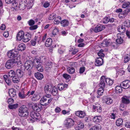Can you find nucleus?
Segmentation results:
<instances>
[{
  "label": "nucleus",
  "mask_w": 130,
  "mask_h": 130,
  "mask_svg": "<svg viewBox=\"0 0 130 130\" xmlns=\"http://www.w3.org/2000/svg\"><path fill=\"white\" fill-rule=\"evenodd\" d=\"M103 23L105 24L109 22V20L108 17H105L102 20Z\"/></svg>",
  "instance_id": "5fc2aeb1"
},
{
  "label": "nucleus",
  "mask_w": 130,
  "mask_h": 130,
  "mask_svg": "<svg viewBox=\"0 0 130 130\" xmlns=\"http://www.w3.org/2000/svg\"><path fill=\"white\" fill-rule=\"evenodd\" d=\"M130 4V3L129 2H127L123 3L122 5V8H128L129 5Z\"/></svg>",
  "instance_id": "c03bdc74"
},
{
  "label": "nucleus",
  "mask_w": 130,
  "mask_h": 130,
  "mask_svg": "<svg viewBox=\"0 0 130 130\" xmlns=\"http://www.w3.org/2000/svg\"><path fill=\"white\" fill-rule=\"evenodd\" d=\"M122 101L123 103L127 104L130 102L129 98L126 96H124L122 98Z\"/></svg>",
  "instance_id": "412c9836"
},
{
  "label": "nucleus",
  "mask_w": 130,
  "mask_h": 130,
  "mask_svg": "<svg viewBox=\"0 0 130 130\" xmlns=\"http://www.w3.org/2000/svg\"><path fill=\"white\" fill-rule=\"evenodd\" d=\"M50 5V3L47 2H45L43 5V7L45 8L48 7Z\"/></svg>",
  "instance_id": "680f3d73"
},
{
  "label": "nucleus",
  "mask_w": 130,
  "mask_h": 130,
  "mask_svg": "<svg viewBox=\"0 0 130 130\" xmlns=\"http://www.w3.org/2000/svg\"><path fill=\"white\" fill-rule=\"evenodd\" d=\"M37 28V25H35L30 27L29 28V29L31 30H32L36 29Z\"/></svg>",
  "instance_id": "e2e57ef3"
},
{
  "label": "nucleus",
  "mask_w": 130,
  "mask_h": 130,
  "mask_svg": "<svg viewBox=\"0 0 130 130\" xmlns=\"http://www.w3.org/2000/svg\"><path fill=\"white\" fill-rule=\"evenodd\" d=\"M115 90L117 93L121 92L122 91V89L121 87L120 86H116L115 88Z\"/></svg>",
  "instance_id": "09e8293b"
},
{
  "label": "nucleus",
  "mask_w": 130,
  "mask_h": 130,
  "mask_svg": "<svg viewBox=\"0 0 130 130\" xmlns=\"http://www.w3.org/2000/svg\"><path fill=\"white\" fill-rule=\"evenodd\" d=\"M56 17V14L52 13L48 17V19L49 20H53Z\"/></svg>",
  "instance_id": "8fccbe9b"
},
{
  "label": "nucleus",
  "mask_w": 130,
  "mask_h": 130,
  "mask_svg": "<svg viewBox=\"0 0 130 130\" xmlns=\"http://www.w3.org/2000/svg\"><path fill=\"white\" fill-rule=\"evenodd\" d=\"M14 100L12 98L9 99L8 100V102L9 105H11L12 103H13Z\"/></svg>",
  "instance_id": "bf43d9fd"
},
{
  "label": "nucleus",
  "mask_w": 130,
  "mask_h": 130,
  "mask_svg": "<svg viewBox=\"0 0 130 130\" xmlns=\"http://www.w3.org/2000/svg\"><path fill=\"white\" fill-rule=\"evenodd\" d=\"M104 89L103 88H99L97 91L98 94L100 95H101L103 94Z\"/></svg>",
  "instance_id": "49530a36"
},
{
  "label": "nucleus",
  "mask_w": 130,
  "mask_h": 130,
  "mask_svg": "<svg viewBox=\"0 0 130 130\" xmlns=\"http://www.w3.org/2000/svg\"><path fill=\"white\" fill-rule=\"evenodd\" d=\"M52 43V39L51 38L47 39L45 43V45L47 47H48L51 45Z\"/></svg>",
  "instance_id": "473e14b6"
},
{
  "label": "nucleus",
  "mask_w": 130,
  "mask_h": 130,
  "mask_svg": "<svg viewBox=\"0 0 130 130\" xmlns=\"http://www.w3.org/2000/svg\"><path fill=\"white\" fill-rule=\"evenodd\" d=\"M121 34H117V36L118 38L116 40L117 42L119 44H120L122 43L123 42V40L121 37Z\"/></svg>",
  "instance_id": "c85d7f7f"
},
{
  "label": "nucleus",
  "mask_w": 130,
  "mask_h": 130,
  "mask_svg": "<svg viewBox=\"0 0 130 130\" xmlns=\"http://www.w3.org/2000/svg\"><path fill=\"white\" fill-rule=\"evenodd\" d=\"M123 120L121 118H119L117 120L116 122L117 125L119 126L122 125Z\"/></svg>",
  "instance_id": "58836bf2"
},
{
  "label": "nucleus",
  "mask_w": 130,
  "mask_h": 130,
  "mask_svg": "<svg viewBox=\"0 0 130 130\" xmlns=\"http://www.w3.org/2000/svg\"><path fill=\"white\" fill-rule=\"evenodd\" d=\"M31 60H28L25 63L24 65L23 64L21 65V68H22V69L24 70L26 69L29 71L31 69L33 66Z\"/></svg>",
  "instance_id": "39448f33"
},
{
  "label": "nucleus",
  "mask_w": 130,
  "mask_h": 130,
  "mask_svg": "<svg viewBox=\"0 0 130 130\" xmlns=\"http://www.w3.org/2000/svg\"><path fill=\"white\" fill-rule=\"evenodd\" d=\"M85 70V67H81L79 69V73L82 74L83 73Z\"/></svg>",
  "instance_id": "69168bd1"
},
{
  "label": "nucleus",
  "mask_w": 130,
  "mask_h": 130,
  "mask_svg": "<svg viewBox=\"0 0 130 130\" xmlns=\"http://www.w3.org/2000/svg\"><path fill=\"white\" fill-rule=\"evenodd\" d=\"M50 92L54 95H56L58 93L57 89L56 88L54 87L51 89Z\"/></svg>",
  "instance_id": "e433bc0d"
},
{
  "label": "nucleus",
  "mask_w": 130,
  "mask_h": 130,
  "mask_svg": "<svg viewBox=\"0 0 130 130\" xmlns=\"http://www.w3.org/2000/svg\"><path fill=\"white\" fill-rule=\"evenodd\" d=\"M67 71L69 73L72 74L74 73L75 71V69L73 67H70L68 68Z\"/></svg>",
  "instance_id": "a19ab883"
},
{
  "label": "nucleus",
  "mask_w": 130,
  "mask_h": 130,
  "mask_svg": "<svg viewBox=\"0 0 130 130\" xmlns=\"http://www.w3.org/2000/svg\"><path fill=\"white\" fill-rule=\"evenodd\" d=\"M24 34V32L23 31L21 30L19 31L17 36V40L19 41H21L22 39Z\"/></svg>",
  "instance_id": "2eb2a0df"
},
{
  "label": "nucleus",
  "mask_w": 130,
  "mask_h": 130,
  "mask_svg": "<svg viewBox=\"0 0 130 130\" xmlns=\"http://www.w3.org/2000/svg\"><path fill=\"white\" fill-rule=\"evenodd\" d=\"M102 117L101 116H95L93 118V121L94 122L97 123L101 121Z\"/></svg>",
  "instance_id": "4be33fe9"
},
{
  "label": "nucleus",
  "mask_w": 130,
  "mask_h": 130,
  "mask_svg": "<svg viewBox=\"0 0 130 130\" xmlns=\"http://www.w3.org/2000/svg\"><path fill=\"white\" fill-rule=\"evenodd\" d=\"M28 23L30 26H31L35 24V22L34 20L31 19L28 22Z\"/></svg>",
  "instance_id": "4d7b16f0"
},
{
  "label": "nucleus",
  "mask_w": 130,
  "mask_h": 130,
  "mask_svg": "<svg viewBox=\"0 0 130 130\" xmlns=\"http://www.w3.org/2000/svg\"><path fill=\"white\" fill-rule=\"evenodd\" d=\"M130 11V5H129L127 9H126L123 13L124 15L127 14Z\"/></svg>",
  "instance_id": "3c124183"
},
{
  "label": "nucleus",
  "mask_w": 130,
  "mask_h": 130,
  "mask_svg": "<svg viewBox=\"0 0 130 130\" xmlns=\"http://www.w3.org/2000/svg\"><path fill=\"white\" fill-rule=\"evenodd\" d=\"M93 109L95 110V111L99 113L101 112L102 111V109L101 106L99 104L96 105H93Z\"/></svg>",
  "instance_id": "aec40b11"
},
{
  "label": "nucleus",
  "mask_w": 130,
  "mask_h": 130,
  "mask_svg": "<svg viewBox=\"0 0 130 130\" xmlns=\"http://www.w3.org/2000/svg\"><path fill=\"white\" fill-rule=\"evenodd\" d=\"M11 4V6L15 10H16L18 9V7H17L18 5V4L17 2L14 0L12 3H10Z\"/></svg>",
  "instance_id": "72a5a7b5"
},
{
  "label": "nucleus",
  "mask_w": 130,
  "mask_h": 130,
  "mask_svg": "<svg viewBox=\"0 0 130 130\" xmlns=\"http://www.w3.org/2000/svg\"><path fill=\"white\" fill-rule=\"evenodd\" d=\"M4 78L5 80V81L7 84L9 85H10L11 84V79H10L9 77L6 75H4Z\"/></svg>",
  "instance_id": "bb28decb"
},
{
  "label": "nucleus",
  "mask_w": 130,
  "mask_h": 130,
  "mask_svg": "<svg viewBox=\"0 0 130 130\" xmlns=\"http://www.w3.org/2000/svg\"><path fill=\"white\" fill-rule=\"evenodd\" d=\"M104 101L105 103L107 104L110 105L112 103L113 100L111 98L109 97H106L104 99Z\"/></svg>",
  "instance_id": "a878e982"
},
{
  "label": "nucleus",
  "mask_w": 130,
  "mask_h": 130,
  "mask_svg": "<svg viewBox=\"0 0 130 130\" xmlns=\"http://www.w3.org/2000/svg\"><path fill=\"white\" fill-rule=\"evenodd\" d=\"M118 74L120 76L122 75L124 73V71L122 70H120L119 71H118Z\"/></svg>",
  "instance_id": "0e129e2a"
},
{
  "label": "nucleus",
  "mask_w": 130,
  "mask_h": 130,
  "mask_svg": "<svg viewBox=\"0 0 130 130\" xmlns=\"http://www.w3.org/2000/svg\"><path fill=\"white\" fill-rule=\"evenodd\" d=\"M105 79L106 78L104 76H102L101 77L99 84V87L104 88L105 86Z\"/></svg>",
  "instance_id": "f8f14e48"
},
{
  "label": "nucleus",
  "mask_w": 130,
  "mask_h": 130,
  "mask_svg": "<svg viewBox=\"0 0 130 130\" xmlns=\"http://www.w3.org/2000/svg\"><path fill=\"white\" fill-rule=\"evenodd\" d=\"M103 50H101L99 51V52L98 53V55L100 57H103L104 56V55L102 52H103Z\"/></svg>",
  "instance_id": "864d4df0"
},
{
  "label": "nucleus",
  "mask_w": 130,
  "mask_h": 130,
  "mask_svg": "<svg viewBox=\"0 0 130 130\" xmlns=\"http://www.w3.org/2000/svg\"><path fill=\"white\" fill-rule=\"evenodd\" d=\"M15 73L13 70H10L8 73L7 76L10 78L13 77L15 76Z\"/></svg>",
  "instance_id": "2f4dec72"
},
{
  "label": "nucleus",
  "mask_w": 130,
  "mask_h": 130,
  "mask_svg": "<svg viewBox=\"0 0 130 130\" xmlns=\"http://www.w3.org/2000/svg\"><path fill=\"white\" fill-rule=\"evenodd\" d=\"M103 63V59L101 57H99L95 59V64L97 66H100L102 65Z\"/></svg>",
  "instance_id": "ddd939ff"
},
{
  "label": "nucleus",
  "mask_w": 130,
  "mask_h": 130,
  "mask_svg": "<svg viewBox=\"0 0 130 130\" xmlns=\"http://www.w3.org/2000/svg\"><path fill=\"white\" fill-rule=\"evenodd\" d=\"M67 84L61 83L59 84L57 86L58 89L60 90H62L65 88H66L68 87Z\"/></svg>",
  "instance_id": "393cba45"
},
{
  "label": "nucleus",
  "mask_w": 130,
  "mask_h": 130,
  "mask_svg": "<svg viewBox=\"0 0 130 130\" xmlns=\"http://www.w3.org/2000/svg\"><path fill=\"white\" fill-rule=\"evenodd\" d=\"M11 129L12 130H23L20 128L16 127L14 126H13L11 128Z\"/></svg>",
  "instance_id": "774afa93"
},
{
  "label": "nucleus",
  "mask_w": 130,
  "mask_h": 130,
  "mask_svg": "<svg viewBox=\"0 0 130 130\" xmlns=\"http://www.w3.org/2000/svg\"><path fill=\"white\" fill-rule=\"evenodd\" d=\"M42 105L40 104L34 103L32 106V109L34 111L37 112L40 111L42 109Z\"/></svg>",
  "instance_id": "1a4fd4ad"
},
{
  "label": "nucleus",
  "mask_w": 130,
  "mask_h": 130,
  "mask_svg": "<svg viewBox=\"0 0 130 130\" xmlns=\"http://www.w3.org/2000/svg\"><path fill=\"white\" fill-rule=\"evenodd\" d=\"M18 105L17 104H15L13 105H8V108L10 109H15L18 107Z\"/></svg>",
  "instance_id": "79ce46f5"
},
{
  "label": "nucleus",
  "mask_w": 130,
  "mask_h": 130,
  "mask_svg": "<svg viewBox=\"0 0 130 130\" xmlns=\"http://www.w3.org/2000/svg\"><path fill=\"white\" fill-rule=\"evenodd\" d=\"M95 97L93 95L91 96L90 98L89 99V102L90 103H92L94 101Z\"/></svg>",
  "instance_id": "13d9d810"
},
{
  "label": "nucleus",
  "mask_w": 130,
  "mask_h": 130,
  "mask_svg": "<svg viewBox=\"0 0 130 130\" xmlns=\"http://www.w3.org/2000/svg\"><path fill=\"white\" fill-rule=\"evenodd\" d=\"M70 65L71 66V67L74 68V67H77V64L76 62L71 63Z\"/></svg>",
  "instance_id": "052dcab7"
},
{
  "label": "nucleus",
  "mask_w": 130,
  "mask_h": 130,
  "mask_svg": "<svg viewBox=\"0 0 130 130\" xmlns=\"http://www.w3.org/2000/svg\"><path fill=\"white\" fill-rule=\"evenodd\" d=\"M51 86L48 85H45L44 87V90L45 93H49L50 92L51 90Z\"/></svg>",
  "instance_id": "b1692460"
},
{
  "label": "nucleus",
  "mask_w": 130,
  "mask_h": 130,
  "mask_svg": "<svg viewBox=\"0 0 130 130\" xmlns=\"http://www.w3.org/2000/svg\"><path fill=\"white\" fill-rule=\"evenodd\" d=\"M105 82L109 86L111 85L113 83V81L110 78H106Z\"/></svg>",
  "instance_id": "ea45409f"
},
{
  "label": "nucleus",
  "mask_w": 130,
  "mask_h": 130,
  "mask_svg": "<svg viewBox=\"0 0 130 130\" xmlns=\"http://www.w3.org/2000/svg\"><path fill=\"white\" fill-rule=\"evenodd\" d=\"M31 39V35L29 34H24L22 39L23 41L24 42H27Z\"/></svg>",
  "instance_id": "a211bd4d"
},
{
  "label": "nucleus",
  "mask_w": 130,
  "mask_h": 130,
  "mask_svg": "<svg viewBox=\"0 0 130 130\" xmlns=\"http://www.w3.org/2000/svg\"><path fill=\"white\" fill-rule=\"evenodd\" d=\"M74 120L71 118H67L64 121V125L65 127L68 128L71 127L74 125Z\"/></svg>",
  "instance_id": "0eeeda50"
},
{
  "label": "nucleus",
  "mask_w": 130,
  "mask_h": 130,
  "mask_svg": "<svg viewBox=\"0 0 130 130\" xmlns=\"http://www.w3.org/2000/svg\"><path fill=\"white\" fill-rule=\"evenodd\" d=\"M7 55L9 58H14L18 56H19L20 55L19 54V52L18 51L15 50H12L8 52Z\"/></svg>",
  "instance_id": "423d86ee"
},
{
  "label": "nucleus",
  "mask_w": 130,
  "mask_h": 130,
  "mask_svg": "<svg viewBox=\"0 0 130 130\" xmlns=\"http://www.w3.org/2000/svg\"><path fill=\"white\" fill-rule=\"evenodd\" d=\"M17 62L15 59H10L7 61L5 64V66L7 68L10 69L13 67L14 63H16Z\"/></svg>",
  "instance_id": "6e6552de"
},
{
  "label": "nucleus",
  "mask_w": 130,
  "mask_h": 130,
  "mask_svg": "<svg viewBox=\"0 0 130 130\" xmlns=\"http://www.w3.org/2000/svg\"><path fill=\"white\" fill-rule=\"evenodd\" d=\"M19 115L21 117H27L29 114L28 109L25 106L20 107L18 110Z\"/></svg>",
  "instance_id": "20e7f679"
},
{
  "label": "nucleus",
  "mask_w": 130,
  "mask_h": 130,
  "mask_svg": "<svg viewBox=\"0 0 130 130\" xmlns=\"http://www.w3.org/2000/svg\"><path fill=\"white\" fill-rule=\"evenodd\" d=\"M9 95L11 97H14L16 95V92L14 91L13 89H11L9 90Z\"/></svg>",
  "instance_id": "4c0bfd02"
},
{
  "label": "nucleus",
  "mask_w": 130,
  "mask_h": 130,
  "mask_svg": "<svg viewBox=\"0 0 130 130\" xmlns=\"http://www.w3.org/2000/svg\"><path fill=\"white\" fill-rule=\"evenodd\" d=\"M63 77L67 80L69 81L71 79V76H70L67 74L65 73L63 74Z\"/></svg>",
  "instance_id": "de8ad7c7"
},
{
  "label": "nucleus",
  "mask_w": 130,
  "mask_h": 130,
  "mask_svg": "<svg viewBox=\"0 0 130 130\" xmlns=\"http://www.w3.org/2000/svg\"><path fill=\"white\" fill-rule=\"evenodd\" d=\"M121 85L123 86V88L127 89L130 86V81L128 80H125L121 83Z\"/></svg>",
  "instance_id": "9b49d317"
},
{
  "label": "nucleus",
  "mask_w": 130,
  "mask_h": 130,
  "mask_svg": "<svg viewBox=\"0 0 130 130\" xmlns=\"http://www.w3.org/2000/svg\"><path fill=\"white\" fill-rule=\"evenodd\" d=\"M101 128V126L100 125H98L93 126L90 130H100Z\"/></svg>",
  "instance_id": "37998d69"
},
{
  "label": "nucleus",
  "mask_w": 130,
  "mask_h": 130,
  "mask_svg": "<svg viewBox=\"0 0 130 130\" xmlns=\"http://www.w3.org/2000/svg\"><path fill=\"white\" fill-rule=\"evenodd\" d=\"M111 42L110 40H105L101 43V45L104 47L108 46L110 45Z\"/></svg>",
  "instance_id": "4468645a"
},
{
  "label": "nucleus",
  "mask_w": 130,
  "mask_h": 130,
  "mask_svg": "<svg viewBox=\"0 0 130 130\" xmlns=\"http://www.w3.org/2000/svg\"><path fill=\"white\" fill-rule=\"evenodd\" d=\"M27 5V8L29 9L32 7L33 3L30 2L27 4V2L26 0H22L20 2L19 8L20 10H23L25 8Z\"/></svg>",
  "instance_id": "f257e3e1"
},
{
  "label": "nucleus",
  "mask_w": 130,
  "mask_h": 130,
  "mask_svg": "<svg viewBox=\"0 0 130 130\" xmlns=\"http://www.w3.org/2000/svg\"><path fill=\"white\" fill-rule=\"evenodd\" d=\"M61 24L62 26L64 27L68 25L69 22L67 20H64L61 21Z\"/></svg>",
  "instance_id": "c9c22d12"
},
{
  "label": "nucleus",
  "mask_w": 130,
  "mask_h": 130,
  "mask_svg": "<svg viewBox=\"0 0 130 130\" xmlns=\"http://www.w3.org/2000/svg\"><path fill=\"white\" fill-rule=\"evenodd\" d=\"M16 73L17 76L20 78L22 77L24 74V72L21 70L19 69L17 70Z\"/></svg>",
  "instance_id": "6ab92c4d"
},
{
  "label": "nucleus",
  "mask_w": 130,
  "mask_h": 130,
  "mask_svg": "<svg viewBox=\"0 0 130 130\" xmlns=\"http://www.w3.org/2000/svg\"><path fill=\"white\" fill-rule=\"evenodd\" d=\"M31 118L35 120H38L40 118L41 116L38 112H35L34 111H32L30 113Z\"/></svg>",
  "instance_id": "9d476101"
},
{
  "label": "nucleus",
  "mask_w": 130,
  "mask_h": 130,
  "mask_svg": "<svg viewBox=\"0 0 130 130\" xmlns=\"http://www.w3.org/2000/svg\"><path fill=\"white\" fill-rule=\"evenodd\" d=\"M75 114L76 116L81 118H84L86 115L84 111H76Z\"/></svg>",
  "instance_id": "f3484780"
},
{
  "label": "nucleus",
  "mask_w": 130,
  "mask_h": 130,
  "mask_svg": "<svg viewBox=\"0 0 130 130\" xmlns=\"http://www.w3.org/2000/svg\"><path fill=\"white\" fill-rule=\"evenodd\" d=\"M52 99L50 95H47L43 96L41 99L40 103L42 106H46L51 102Z\"/></svg>",
  "instance_id": "7ed1b4c3"
},
{
  "label": "nucleus",
  "mask_w": 130,
  "mask_h": 130,
  "mask_svg": "<svg viewBox=\"0 0 130 130\" xmlns=\"http://www.w3.org/2000/svg\"><path fill=\"white\" fill-rule=\"evenodd\" d=\"M52 63L50 61L47 62L45 63V69L46 70H50L52 67Z\"/></svg>",
  "instance_id": "5701e85b"
},
{
  "label": "nucleus",
  "mask_w": 130,
  "mask_h": 130,
  "mask_svg": "<svg viewBox=\"0 0 130 130\" xmlns=\"http://www.w3.org/2000/svg\"><path fill=\"white\" fill-rule=\"evenodd\" d=\"M12 80L13 82L15 83H18L20 80V78L16 76H14L13 77Z\"/></svg>",
  "instance_id": "a18cd8bd"
},
{
  "label": "nucleus",
  "mask_w": 130,
  "mask_h": 130,
  "mask_svg": "<svg viewBox=\"0 0 130 130\" xmlns=\"http://www.w3.org/2000/svg\"><path fill=\"white\" fill-rule=\"evenodd\" d=\"M26 48L25 45L23 43H21L18 46V49L19 50L23 51L25 50Z\"/></svg>",
  "instance_id": "c756f323"
},
{
  "label": "nucleus",
  "mask_w": 130,
  "mask_h": 130,
  "mask_svg": "<svg viewBox=\"0 0 130 130\" xmlns=\"http://www.w3.org/2000/svg\"><path fill=\"white\" fill-rule=\"evenodd\" d=\"M18 95L20 98L21 99L25 98L27 95L25 94L24 90H22L21 91L19 92Z\"/></svg>",
  "instance_id": "cd10ccee"
},
{
  "label": "nucleus",
  "mask_w": 130,
  "mask_h": 130,
  "mask_svg": "<svg viewBox=\"0 0 130 130\" xmlns=\"http://www.w3.org/2000/svg\"><path fill=\"white\" fill-rule=\"evenodd\" d=\"M125 126L127 128H130V122H126L125 124Z\"/></svg>",
  "instance_id": "338daca9"
},
{
  "label": "nucleus",
  "mask_w": 130,
  "mask_h": 130,
  "mask_svg": "<svg viewBox=\"0 0 130 130\" xmlns=\"http://www.w3.org/2000/svg\"><path fill=\"white\" fill-rule=\"evenodd\" d=\"M32 62L33 66L36 68L37 69L39 72H42L43 70V68L41 65V63L40 60L39 59L35 58L33 61L31 60Z\"/></svg>",
  "instance_id": "f03ea898"
},
{
  "label": "nucleus",
  "mask_w": 130,
  "mask_h": 130,
  "mask_svg": "<svg viewBox=\"0 0 130 130\" xmlns=\"http://www.w3.org/2000/svg\"><path fill=\"white\" fill-rule=\"evenodd\" d=\"M130 23V20H127L125 21L124 23V25L126 27H130V26L129 25Z\"/></svg>",
  "instance_id": "6e6d98bb"
},
{
  "label": "nucleus",
  "mask_w": 130,
  "mask_h": 130,
  "mask_svg": "<svg viewBox=\"0 0 130 130\" xmlns=\"http://www.w3.org/2000/svg\"><path fill=\"white\" fill-rule=\"evenodd\" d=\"M125 26L124 25L123 23L122 26H120L119 28L118 29V31L121 33L124 32L125 30Z\"/></svg>",
  "instance_id": "f704fd0d"
},
{
  "label": "nucleus",
  "mask_w": 130,
  "mask_h": 130,
  "mask_svg": "<svg viewBox=\"0 0 130 130\" xmlns=\"http://www.w3.org/2000/svg\"><path fill=\"white\" fill-rule=\"evenodd\" d=\"M104 28V27L103 26L100 25L96 26L94 30V32H100Z\"/></svg>",
  "instance_id": "dca6fc26"
},
{
  "label": "nucleus",
  "mask_w": 130,
  "mask_h": 130,
  "mask_svg": "<svg viewBox=\"0 0 130 130\" xmlns=\"http://www.w3.org/2000/svg\"><path fill=\"white\" fill-rule=\"evenodd\" d=\"M35 76L37 79L39 80L42 79L43 77V74L39 72H37L35 73Z\"/></svg>",
  "instance_id": "7c9ffc66"
},
{
  "label": "nucleus",
  "mask_w": 130,
  "mask_h": 130,
  "mask_svg": "<svg viewBox=\"0 0 130 130\" xmlns=\"http://www.w3.org/2000/svg\"><path fill=\"white\" fill-rule=\"evenodd\" d=\"M59 31V30L56 27H55L52 32V34L54 36L56 35L58 33Z\"/></svg>",
  "instance_id": "603ef678"
}]
</instances>
